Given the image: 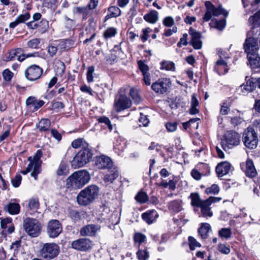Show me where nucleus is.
Here are the masks:
<instances>
[{
	"label": "nucleus",
	"instance_id": "1",
	"mask_svg": "<svg viewBox=\"0 0 260 260\" xmlns=\"http://www.w3.org/2000/svg\"><path fill=\"white\" fill-rule=\"evenodd\" d=\"M90 180L89 173L86 170L76 172L67 180L66 186L67 188H80L87 183Z\"/></svg>",
	"mask_w": 260,
	"mask_h": 260
},
{
	"label": "nucleus",
	"instance_id": "2",
	"mask_svg": "<svg viewBox=\"0 0 260 260\" xmlns=\"http://www.w3.org/2000/svg\"><path fill=\"white\" fill-rule=\"evenodd\" d=\"M99 192V189L97 186L89 185L80 191L77 197V201L81 205L87 206L97 198Z\"/></svg>",
	"mask_w": 260,
	"mask_h": 260
},
{
	"label": "nucleus",
	"instance_id": "3",
	"mask_svg": "<svg viewBox=\"0 0 260 260\" xmlns=\"http://www.w3.org/2000/svg\"><path fill=\"white\" fill-rule=\"evenodd\" d=\"M92 157V150L88 146L84 147L75 156L71 161V165L75 169L82 167L88 163Z\"/></svg>",
	"mask_w": 260,
	"mask_h": 260
},
{
	"label": "nucleus",
	"instance_id": "4",
	"mask_svg": "<svg viewBox=\"0 0 260 260\" xmlns=\"http://www.w3.org/2000/svg\"><path fill=\"white\" fill-rule=\"evenodd\" d=\"M242 140L244 146L249 149H255L258 143L257 133L252 127H248L245 129L243 134Z\"/></svg>",
	"mask_w": 260,
	"mask_h": 260
},
{
	"label": "nucleus",
	"instance_id": "5",
	"mask_svg": "<svg viewBox=\"0 0 260 260\" xmlns=\"http://www.w3.org/2000/svg\"><path fill=\"white\" fill-rule=\"evenodd\" d=\"M205 6L206 12L203 17L204 21L207 22L209 21L212 16L217 17L223 15L224 17H227L229 14L228 12L224 9L221 5L216 7L210 1H206Z\"/></svg>",
	"mask_w": 260,
	"mask_h": 260
},
{
	"label": "nucleus",
	"instance_id": "6",
	"mask_svg": "<svg viewBox=\"0 0 260 260\" xmlns=\"http://www.w3.org/2000/svg\"><path fill=\"white\" fill-rule=\"evenodd\" d=\"M60 252L59 246L55 243H46L43 244L40 251L41 257L51 260L56 257Z\"/></svg>",
	"mask_w": 260,
	"mask_h": 260
},
{
	"label": "nucleus",
	"instance_id": "7",
	"mask_svg": "<svg viewBox=\"0 0 260 260\" xmlns=\"http://www.w3.org/2000/svg\"><path fill=\"white\" fill-rule=\"evenodd\" d=\"M240 142V135L235 131H230L225 133L224 139L221 142V146L225 151H227L234 146H238Z\"/></svg>",
	"mask_w": 260,
	"mask_h": 260
},
{
	"label": "nucleus",
	"instance_id": "8",
	"mask_svg": "<svg viewBox=\"0 0 260 260\" xmlns=\"http://www.w3.org/2000/svg\"><path fill=\"white\" fill-rule=\"evenodd\" d=\"M23 227L27 234L32 237H38L41 232V224L35 218H26L24 219Z\"/></svg>",
	"mask_w": 260,
	"mask_h": 260
},
{
	"label": "nucleus",
	"instance_id": "9",
	"mask_svg": "<svg viewBox=\"0 0 260 260\" xmlns=\"http://www.w3.org/2000/svg\"><path fill=\"white\" fill-rule=\"evenodd\" d=\"M171 85L170 79L161 78L152 84L151 89L157 94H163L169 91Z\"/></svg>",
	"mask_w": 260,
	"mask_h": 260
},
{
	"label": "nucleus",
	"instance_id": "10",
	"mask_svg": "<svg viewBox=\"0 0 260 260\" xmlns=\"http://www.w3.org/2000/svg\"><path fill=\"white\" fill-rule=\"evenodd\" d=\"M43 153L41 150H38L33 157L30 156L28 158L29 164H31L34 170L31 173V176L34 177L35 180L37 179V176L41 173V165L42 163L41 158L42 156Z\"/></svg>",
	"mask_w": 260,
	"mask_h": 260
},
{
	"label": "nucleus",
	"instance_id": "11",
	"mask_svg": "<svg viewBox=\"0 0 260 260\" xmlns=\"http://www.w3.org/2000/svg\"><path fill=\"white\" fill-rule=\"evenodd\" d=\"M37 53H23V50L21 48H18L10 50L6 56V61H9L14 60L16 57H17L18 60L20 62L23 61L25 58L30 57H35L37 56Z\"/></svg>",
	"mask_w": 260,
	"mask_h": 260
},
{
	"label": "nucleus",
	"instance_id": "12",
	"mask_svg": "<svg viewBox=\"0 0 260 260\" xmlns=\"http://www.w3.org/2000/svg\"><path fill=\"white\" fill-rule=\"evenodd\" d=\"M46 231L50 238H56L62 231L61 223L58 220L51 219L47 223Z\"/></svg>",
	"mask_w": 260,
	"mask_h": 260
},
{
	"label": "nucleus",
	"instance_id": "13",
	"mask_svg": "<svg viewBox=\"0 0 260 260\" xmlns=\"http://www.w3.org/2000/svg\"><path fill=\"white\" fill-rule=\"evenodd\" d=\"M243 47L247 57L257 53L259 49L258 42L254 37L252 36H249L245 40Z\"/></svg>",
	"mask_w": 260,
	"mask_h": 260
},
{
	"label": "nucleus",
	"instance_id": "14",
	"mask_svg": "<svg viewBox=\"0 0 260 260\" xmlns=\"http://www.w3.org/2000/svg\"><path fill=\"white\" fill-rule=\"evenodd\" d=\"M114 105L115 110L119 112L130 108L132 102L127 96L120 94L119 96L115 99Z\"/></svg>",
	"mask_w": 260,
	"mask_h": 260
},
{
	"label": "nucleus",
	"instance_id": "15",
	"mask_svg": "<svg viewBox=\"0 0 260 260\" xmlns=\"http://www.w3.org/2000/svg\"><path fill=\"white\" fill-rule=\"evenodd\" d=\"M221 200V198L220 197H210L208 199L205 200V203L200 207L202 215L205 217H212L213 213L211 211L210 206L212 204L219 202Z\"/></svg>",
	"mask_w": 260,
	"mask_h": 260
},
{
	"label": "nucleus",
	"instance_id": "16",
	"mask_svg": "<svg viewBox=\"0 0 260 260\" xmlns=\"http://www.w3.org/2000/svg\"><path fill=\"white\" fill-rule=\"evenodd\" d=\"M71 247L77 250L85 251L91 248L92 242L87 238H80L73 241Z\"/></svg>",
	"mask_w": 260,
	"mask_h": 260
},
{
	"label": "nucleus",
	"instance_id": "17",
	"mask_svg": "<svg viewBox=\"0 0 260 260\" xmlns=\"http://www.w3.org/2000/svg\"><path fill=\"white\" fill-rule=\"evenodd\" d=\"M43 69L37 65H32L29 67L25 72L26 78L30 81H35L40 78Z\"/></svg>",
	"mask_w": 260,
	"mask_h": 260
},
{
	"label": "nucleus",
	"instance_id": "18",
	"mask_svg": "<svg viewBox=\"0 0 260 260\" xmlns=\"http://www.w3.org/2000/svg\"><path fill=\"white\" fill-rule=\"evenodd\" d=\"M240 168L248 177L253 178L257 175V173L253 161L250 158H247L246 162L241 163Z\"/></svg>",
	"mask_w": 260,
	"mask_h": 260
},
{
	"label": "nucleus",
	"instance_id": "19",
	"mask_svg": "<svg viewBox=\"0 0 260 260\" xmlns=\"http://www.w3.org/2000/svg\"><path fill=\"white\" fill-rule=\"evenodd\" d=\"M189 34L191 39L190 41V44L192 45L194 49L199 50L202 47V42L201 40L202 34L200 32L190 27L189 29Z\"/></svg>",
	"mask_w": 260,
	"mask_h": 260
},
{
	"label": "nucleus",
	"instance_id": "20",
	"mask_svg": "<svg viewBox=\"0 0 260 260\" xmlns=\"http://www.w3.org/2000/svg\"><path fill=\"white\" fill-rule=\"evenodd\" d=\"M95 165L99 169H108L113 166L110 158L103 155L96 157Z\"/></svg>",
	"mask_w": 260,
	"mask_h": 260
},
{
	"label": "nucleus",
	"instance_id": "21",
	"mask_svg": "<svg viewBox=\"0 0 260 260\" xmlns=\"http://www.w3.org/2000/svg\"><path fill=\"white\" fill-rule=\"evenodd\" d=\"M107 170L108 172L104 175L103 180L105 183H112L119 176V170L116 167L114 166Z\"/></svg>",
	"mask_w": 260,
	"mask_h": 260
},
{
	"label": "nucleus",
	"instance_id": "22",
	"mask_svg": "<svg viewBox=\"0 0 260 260\" xmlns=\"http://www.w3.org/2000/svg\"><path fill=\"white\" fill-rule=\"evenodd\" d=\"M100 229L98 224H88L81 229L80 234L83 236H94Z\"/></svg>",
	"mask_w": 260,
	"mask_h": 260
},
{
	"label": "nucleus",
	"instance_id": "23",
	"mask_svg": "<svg viewBox=\"0 0 260 260\" xmlns=\"http://www.w3.org/2000/svg\"><path fill=\"white\" fill-rule=\"evenodd\" d=\"M230 69L226 60L218 59L214 65V71L219 75H223L227 73Z\"/></svg>",
	"mask_w": 260,
	"mask_h": 260
},
{
	"label": "nucleus",
	"instance_id": "24",
	"mask_svg": "<svg viewBox=\"0 0 260 260\" xmlns=\"http://www.w3.org/2000/svg\"><path fill=\"white\" fill-rule=\"evenodd\" d=\"M25 103L28 108L32 109V111L35 112L42 107L45 102L43 100H37L35 96H30L26 99Z\"/></svg>",
	"mask_w": 260,
	"mask_h": 260
},
{
	"label": "nucleus",
	"instance_id": "25",
	"mask_svg": "<svg viewBox=\"0 0 260 260\" xmlns=\"http://www.w3.org/2000/svg\"><path fill=\"white\" fill-rule=\"evenodd\" d=\"M231 165L227 161H223L218 164L216 167V172L218 177H221L229 173Z\"/></svg>",
	"mask_w": 260,
	"mask_h": 260
},
{
	"label": "nucleus",
	"instance_id": "26",
	"mask_svg": "<svg viewBox=\"0 0 260 260\" xmlns=\"http://www.w3.org/2000/svg\"><path fill=\"white\" fill-rule=\"evenodd\" d=\"M4 209L11 215L17 214L19 213L20 207L19 204L16 203H10L5 205Z\"/></svg>",
	"mask_w": 260,
	"mask_h": 260
},
{
	"label": "nucleus",
	"instance_id": "27",
	"mask_svg": "<svg viewBox=\"0 0 260 260\" xmlns=\"http://www.w3.org/2000/svg\"><path fill=\"white\" fill-rule=\"evenodd\" d=\"M144 19L150 23L154 24L158 21V13L155 10H152L144 15Z\"/></svg>",
	"mask_w": 260,
	"mask_h": 260
},
{
	"label": "nucleus",
	"instance_id": "28",
	"mask_svg": "<svg viewBox=\"0 0 260 260\" xmlns=\"http://www.w3.org/2000/svg\"><path fill=\"white\" fill-rule=\"evenodd\" d=\"M157 217V212L154 210L148 211L142 215V218L148 224L152 223Z\"/></svg>",
	"mask_w": 260,
	"mask_h": 260
},
{
	"label": "nucleus",
	"instance_id": "29",
	"mask_svg": "<svg viewBox=\"0 0 260 260\" xmlns=\"http://www.w3.org/2000/svg\"><path fill=\"white\" fill-rule=\"evenodd\" d=\"M211 230V226L209 223H203L198 230V233L202 239H205L208 237V233Z\"/></svg>",
	"mask_w": 260,
	"mask_h": 260
},
{
	"label": "nucleus",
	"instance_id": "30",
	"mask_svg": "<svg viewBox=\"0 0 260 260\" xmlns=\"http://www.w3.org/2000/svg\"><path fill=\"white\" fill-rule=\"evenodd\" d=\"M191 199L192 206L200 207L205 203V200H202L198 193H191L189 197Z\"/></svg>",
	"mask_w": 260,
	"mask_h": 260
},
{
	"label": "nucleus",
	"instance_id": "31",
	"mask_svg": "<svg viewBox=\"0 0 260 260\" xmlns=\"http://www.w3.org/2000/svg\"><path fill=\"white\" fill-rule=\"evenodd\" d=\"M169 209L174 213H178L182 209V203L181 201L179 200L171 201L169 204Z\"/></svg>",
	"mask_w": 260,
	"mask_h": 260
},
{
	"label": "nucleus",
	"instance_id": "32",
	"mask_svg": "<svg viewBox=\"0 0 260 260\" xmlns=\"http://www.w3.org/2000/svg\"><path fill=\"white\" fill-rule=\"evenodd\" d=\"M40 204L39 200L37 198L30 199L28 203L27 207L30 211V214H32L37 212L39 208Z\"/></svg>",
	"mask_w": 260,
	"mask_h": 260
},
{
	"label": "nucleus",
	"instance_id": "33",
	"mask_svg": "<svg viewBox=\"0 0 260 260\" xmlns=\"http://www.w3.org/2000/svg\"><path fill=\"white\" fill-rule=\"evenodd\" d=\"M199 101L196 98L195 94L191 95V99L190 102V108L189 109V113L191 115H195L199 112V110L197 109L199 106Z\"/></svg>",
	"mask_w": 260,
	"mask_h": 260
},
{
	"label": "nucleus",
	"instance_id": "34",
	"mask_svg": "<svg viewBox=\"0 0 260 260\" xmlns=\"http://www.w3.org/2000/svg\"><path fill=\"white\" fill-rule=\"evenodd\" d=\"M74 14L82 15L83 19H86L89 14V10L87 7H76L73 9Z\"/></svg>",
	"mask_w": 260,
	"mask_h": 260
},
{
	"label": "nucleus",
	"instance_id": "35",
	"mask_svg": "<svg viewBox=\"0 0 260 260\" xmlns=\"http://www.w3.org/2000/svg\"><path fill=\"white\" fill-rule=\"evenodd\" d=\"M176 181H174L173 179H170L167 182L165 179H161L160 182L158 184V186L164 188H168L170 190L173 191L176 188Z\"/></svg>",
	"mask_w": 260,
	"mask_h": 260
},
{
	"label": "nucleus",
	"instance_id": "36",
	"mask_svg": "<svg viewBox=\"0 0 260 260\" xmlns=\"http://www.w3.org/2000/svg\"><path fill=\"white\" fill-rule=\"evenodd\" d=\"M51 125L50 121L48 119H42L38 124V128L40 132H49Z\"/></svg>",
	"mask_w": 260,
	"mask_h": 260
},
{
	"label": "nucleus",
	"instance_id": "37",
	"mask_svg": "<svg viewBox=\"0 0 260 260\" xmlns=\"http://www.w3.org/2000/svg\"><path fill=\"white\" fill-rule=\"evenodd\" d=\"M255 81H254V78H251L247 80L246 83H244L242 86V90L248 92L252 91L255 88Z\"/></svg>",
	"mask_w": 260,
	"mask_h": 260
},
{
	"label": "nucleus",
	"instance_id": "38",
	"mask_svg": "<svg viewBox=\"0 0 260 260\" xmlns=\"http://www.w3.org/2000/svg\"><path fill=\"white\" fill-rule=\"evenodd\" d=\"M247 58L252 68H260V57L257 53L254 54V55L248 57Z\"/></svg>",
	"mask_w": 260,
	"mask_h": 260
},
{
	"label": "nucleus",
	"instance_id": "39",
	"mask_svg": "<svg viewBox=\"0 0 260 260\" xmlns=\"http://www.w3.org/2000/svg\"><path fill=\"white\" fill-rule=\"evenodd\" d=\"M225 24L226 20L225 19H222L219 20L213 19L212 20L211 22L209 24L211 27L216 28L219 30L223 29L225 26Z\"/></svg>",
	"mask_w": 260,
	"mask_h": 260
},
{
	"label": "nucleus",
	"instance_id": "40",
	"mask_svg": "<svg viewBox=\"0 0 260 260\" xmlns=\"http://www.w3.org/2000/svg\"><path fill=\"white\" fill-rule=\"evenodd\" d=\"M146 237L144 234L141 233H136L134 235V240L135 244L137 245L138 247H141V245L146 243Z\"/></svg>",
	"mask_w": 260,
	"mask_h": 260
},
{
	"label": "nucleus",
	"instance_id": "41",
	"mask_svg": "<svg viewBox=\"0 0 260 260\" xmlns=\"http://www.w3.org/2000/svg\"><path fill=\"white\" fill-rule=\"evenodd\" d=\"M136 255L139 260H147L149 257V253L146 248H138Z\"/></svg>",
	"mask_w": 260,
	"mask_h": 260
},
{
	"label": "nucleus",
	"instance_id": "42",
	"mask_svg": "<svg viewBox=\"0 0 260 260\" xmlns=\"http://www.w3.org/2000/svg\"><path fill=\"white\" fill-rule=\"evenodd\" d=\"M248 22L250 24L253 25L254 27H258L260 25V10L251 16L248 19Z\"/></svg>",
	"mask_w": 260,
	"mask_h": 260
},
{
	"label": "nucleus",
	"instance_id": "43",
	"mask_svg": "<svg viewBox=\"0 0 260 260\" xmlns=\"http://www.w3.org/2000/svg\"><path fill=\"white\" fill-rule=\"evenodd\" d=\"M49 28V24L48 21L42 20L38 23V32L41 34L46 32Z\"/></svg>",
	"mask_w": 260,
	"mask_h": 260
},
{
	"label": "nucleus",
	"instance_id": "44",
	"mask_svg": "<svg viewBox=\"0 0 260 260\" xmlns=\"http://www.w3.org/2000/svg\"><path fill=\"white\" fill-rule=\"evenodd\" d=\"M135 199L139 203L143 204L148 201V197L146 192L141 191L137 194Z\"/></svg>",
	"mask_w": 260,
	"mask_h": 260
},
{
	"label": "nucleus",
	"instance_id": "45",
	"mask_svg": "<svg viewBox=\"0 0 260 260\" xmlns=\"http://www.w3.org/2000/svg\"><path fill=\"white\" fill-rule=\"evenodd\" d=\"M175 64L172 61H164L161 62L160 69L161 70L174 71L175 70Z\"/></svg>",
	"mask_w": 260,
	"mask_h": 260
},
{
	"label": "nucleus",
	"instance_id": "46",
	"mask_svg": "<svg viewBox=\"0 0 260 260\" xmlns=\"http://www.w3.org/2000/svg\"><path fill=\"white\" fill-rule=\"evenodd\" d=\"M197 168L202 172V173L204 176L210 174V168L208 164L201 163L197 166Z\"/></svg>",
	"mask_w": 260,
	"mask_h": 260
},
{
	"label": "nucleus",
	"instance_id": "47",
	"mask_svg": "<svg viewBox=\"0 0 260 260\" xmlns=\"http://www.w3.org/2000/svg\"><path fill=\"white\" fill-rule=\"evenodd\" d=\"M218 234L221 238L228 239L231 237L232 231L230 228H222L219 231Z\"/></svg>",
	"mask_w": 260,
	"mask_h": 260
},
{
	"label": "nucleus",
	"instance_id": "48",
	"mask_svg": "<svg viewBox=\"0 0 260 260\" xmlns=\"http://www.w3.org/2000/svg\"><path fill=\"white\" fill-rule=\"evenodd\" d=\"M126 147L125 142L124 140H117L116 142L114 143V149L115 150H118L120 152L123 151Z\"/></svg>",
	"mask_w": 260,
	"mask_h": 260
},
{
	"label": "nucleus",
	"instance_id": "49",
	"mask_svg": "<svg viewBox=\"0 0 260 260\" xmlns=\"http://www.w3.org/2000/svg\"><path fill=\"white\" fill-rule=\"evenodd\" d=\"M117 30L114 27L108 28L104 32V37L106 39L114 37L117 34Z\"/></svg>",
	"mask_w": 260,
	"mask_h": 260
},
{
	"label": "nucleus",
	"instance_id": "50",
	"mask_svg": "<svg viewBox=\"0 0 260 260\" xmlns=\"http://www.w3.org/2000/svg\"><path fill=\"white\" fill-rule=\"evenodd\" d=\"M58 175H65L68 173V169L67 164L65 162H61L59 165L58 169L56 171Z\"/></svg>",
	"mask_w": 260,
	"mask_h": 260
},
{
	"label": "nucleus",
	"instance_id": "51",
	"mask_svg": "<svg viewBox=\"0 0 260 260\" xmlns=\"http://www.w3.org/2000/svg\"><path fill=\"white\" fill-rule=\"evenodd\" d=\"M58 0H44L43 6L50 9H55L57 7Z\"/></svg>",
	"mask_w": 260,
	"mask_h": 260
},
{
	"label": "nucleus",
	"instance_id": "52",
	"mask_svg": "<svg viewBox=\"0 0 260 260\" xmlns=\"http://www.w3.org/2000/svg\"><path fill=\"white\" fill-rule=\"evenodd\" d=\"M252 26V29L250 31L248 32L247 35L248 36H252V37H254L257 42L259 41L260 42V29L259 30H255L256 28L258 27H254L253 25Z\"/></svg>",
	"mask_w": 260,
	"mask_h": 260
},
{
	"label": "nucleus",
	"instance_id": "53",
	"mask_svg": "<svg viewBox=\"0 0 260 260\" xmlns=\"http://www.w3.org/2000/svg\"><path fill=\"white\" fill-rule=\"evenodd\" d=\"M129 94L135 103L138 104L141 101V98L137 89L131 88Z\"/></svg>",
	"mask_w": 260,
	"mask_h": 260
},
{
	"label": "nucleus",
	"instance_id": "54",
	"mask_svg": "<svg viewBox=\"0 0 260 260\" xmlns=\"http://www.w3.org/2000/svg\"><path fill=\"white\" fill-rule=\"evenodd\" d=\"M108 12L114 17H117L121 14V10L116 6H111L109 7Z\"/></svg>",
	"mask_w": 260,
	"mask_h": 260
},
{
	"label": "nucleus",
	"instance_id": "55",
	"mask_svg": "<svg viewBox=\"0 0 260 260\" xmlns=\"http://www.w3.org/2000/svg\"><path fill=\"white\" fill-rule=\"evenodd\" d=\"M86 145V144L83 139H76L72 142L71 144L72 147L75 149L78 148L81 146L84 148V147H85L84 145Z\"/></svg>",
	"mask_w": 260,
	"mask_h": 260
},
{
	"label": "nucleus",
	"instance_id": "56",
	"mask_svg": "<svg viewBox=\"0 0 260 260\" xmlns=\"http://www.w3.org/2000/svg\"><path fill=\"white\" fill-rule=\"evenodd\" d=\"M218 250L219 252L224 254H228L231 252L230 246L222 243L218 244Z\"/></svg>",
	"mask_w": 260,
	"mask_h": 260
},
{
	"label": "nucleus",
	"instance_id": "57",
	"mask_svg": "<svg viewBox=\"0 0 260 260\" xmlns=\"http://www.w3.org/2000/svg\"><path fill=\"white\" fill-rule=\"evenodd\" d=\"M138 65L139 70L142 73V75L149 72V67L142 60H139L138 61Z\"/></svg>",
	"mask_w": 260,
	"mask_h": 260
},
{
	"label": "nucleus",
	"instance_id": "58",
	"mask_svg": "<svg viewBox=\"0 0 260 260\" xmlns=\"http://www.w3.org/2000/svg\"><path fill=\"white\" fill-rule=\"evenodd\" d=\"M94 72V68L93 66H90L87 69L86 77L87 82L89 83L93 82V73Z\"/></svg>",
	"mask_w": 260,
	"mask_h": 260
},
{
	"label": "nucleus",
	"instance_id": "59",
	"mask_svg": "<svg viewBox=\"0 0 260 260\" xmlns=\"http://www.w3.org/2000/svg\"><path fill=\"white\" fill-rule=\"evenodd\" d=\"M188 242L190 249L191 250H194L196 247L201 246V244L198 242H197L193 237L191 236H189L188 237Z\"/></svg>",
	"mask_w": 260,
	"mask_h": 260
},
{
	"label": "nucleus",
	"instance_id": "60",
	"mask_svg": "<svg viewBox=\"0 0 260 260\" xmlns=\"http://www.w3.org/2000/svg\"><path fill=\"white\" fill-rule=\"evenodd\" d=\"M191 176L197 180H200L203 174L197 168V166L191 172Z\"/></svg>",
	"mask_w": 260,
	"mask_h": 260
},
{
	"label": "nucleus",
	"instance_id": "61",
	"mask_svg": "<svg viewBox=\"0 0 260 260\" xmlns=\"http://www.w3.org/2000/svg\"><path fill=\"white\" fill-rule=\"evenodd\" d=\"M219 191V187L216 184H213L211 187L206 188L205 191L207 194H217Z\"/></svg>",
	"mask_w": 260,
	"mask_h": 260
},
{
	"label": "nucleus",
	"instance_id": "62",
	"mask_svg": "<svg viewBox=\"0 0 260 260\" xmlns=\"http://www.w3.org/2000/svg\"><path fill=\"white\" fill-rule=\"evenodd\" d=\"M151 32H152V29L149 27L145 28L142 30L143 34L140 37L143 42H145L148 40L149 34Z\"/></svg>",
	"mask_w": 260,
	"mask_h": 260
},
{
	"label": "nucleus",
	"instance_id": "63",
	"mask_svg": "<svg viewBox=\"0 0 260 260\" xmlns=\"http://www.w3.org/2000/svg\"><path fill=\"white\" fill-rule=\"evenodd\" d=\"M40 43V40L39 39L35 38L29 40L27 42V44L28 47L36 49L38 48Z\"/></svg>",
	"mask_w": 260,
	"mask_h": 260
},
{
	"label": "nucleus",
	"instance_id": "64",
	"mask_svg": "<svg viewBox=\"0 0 260 260\" xmlns=\"http://www.w3.org/2000/svg\"><path fill=\"white\" fill-rule=\"evenodd\" d=\"M22 177L20 174H16L15 177L11 180L12 185L14 187H18L21 184Z\"/></svg>",
	"mask_w": 260,
	"mask_h": 260
}]
</instances>
